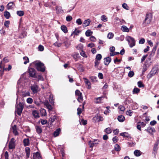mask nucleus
<instances>
[{"mask_svg": "<svg viewBox=\"0 0 159 159\" xmlns=\"http://www.w3.org/2000/svg\"><path fill=\"white\" fill-rule=\"evenodd\" d=\"M33 63L38 70L42 72H44L45 71V68L44 64L43 63L40 61H36L33 62Z\"/></svg>", "mask_w": 159, "mask_h": 159, "instance_id": "1", "label": "nucleus"}, {"mask_svg": "<svg viewBox=\"0 0 159 159\" xmlns=\"http://www.w3.org/2000/svg\"><path fill=\"white\" fill-rule=\"evenodd\" d=\"M152 14L150 13H147L143 23V26L145 27L147 26L149 24L152 20Z\"/></svg>", "mask_w": 159, "mask_h": 159, "instance_id": "2", "label": "nucleus"}, {"mask_svg": "<svg viewBox=\"0 0 159 159\" xmlns=\"http://www.w3.org/2000/svg\"><path fill=\"white\" fill-rule=\"evenodd\" d=\"M159 70L158 66L157 65H155L152 68L147 76V78L149 79L154 76L157 73H158Z\"/></svg>", "mask_w": 159, "mask_h": 159, "instance_id": "3", "label": "nucleus"}, {"mask_svg": "<svg viewBox=\"0 0 159 159\" xmlns=\"http://www.w3.org/2000/svg\"><path fill=\"white\" fill-rule=\"evenodd\" d=\"M24 103L20 102L18 104H16V111L19 116L21 115L22 112L24 108Z\"/></svg>", "mask_w": 159, "mask_h": 159, "instance_id": "4", "label": "nucleus"}, {"mask_svg": "<svg viewBox=\"0 0 159 159\" xmlns=\"http://www.w3.org/2000/svg\"><path fill=\"white\" fill-rule=\"evenodd\" d=\"M126 40L128 42L130 48H132L135 45V40L134 39L129 36H128L125 38Z\"/></svg>", "mask_w": 159, "mask_h": 159, "instance_id": "5", "label": "nucleus"}, {"mask_svg": "<svg viewBox=\"0 0 159 159\" xmlns=\"http://www.w3.org/2000/svg\"><path fill=\"white\" fill-rule=\"evenodd\" d=\"M16 140L14 138H12L10 141L9 145V149H13L15 148Z\"/></svg>", "mask_w": 159, "mask_h": 159, "instance_id": "6", "label": "nucleus"}, {"mask_svg": "<svg viewBox=\"0 0 159 159\" xmlns=\"http://www.w3.org/2000/svg\"><path fill=\"white\" fill-rule=\"evenodd\" d=\"M99 142V141L97 139H94L93 141H89V145L90 147L92 148L91 150H93V148L95 145L98 144Z\"/></svg>", "mask_w": 159, "mask_h": 159, "instance_id": "7", "label": "nucleus"}, {"mask_svg": "<svg viewBox=\"0 0 159 159\" xmlns=\"http://www.w3.org/2000/svg\"><path fill=\"white\" fill-rule=\"evenodd\" d=\"M38 88V85L35 84L32 85L30 87L31 89L34 93H37Z\"/></svg>", "mask_w": 159, "mask_h": 159, "instance_id": "8", "label": "nucleus"}, {"mask_svg": "<svg viewBox=\"0 0 159 159\" xmlns=\"http://www.w3.org/2000/svg\"><path fill=\"white\" fill-rule=\"evenodd\" d=\"M83 79L84 80V82L85 83V86L87 87V88L89 89H90L91 88V84L90 82L88 79L86 78H84Z\"/></svg>", "mask_w": 159, "mask_h": 159, "instance_id": "9", "label": "nucleus"}, {"mask_svg": "<svg viewBox=\"0 0 159 159\" xmlns=\"http://www.w3.org/2000/svg\"><path fill=\"white\" fill-rule=\"evenodd\" d=\"M30 75L32 77H35L36 74L35 70L33 68H30L29 70Z\"/></svg>", "mask_w": 159, "mask_h": 159, "instance_id": "10", "label": "nucleus"}, {"mask_svg": "<svg viewBox=\"0 0 159 159\" xmlns=\"http://www.w3.org/2000/svg\"><path fill=\"white\" fill-rule=\"evenodd\" d=\"M145 130L147 131V132L152 135H153V133L156 132L154 128L150 127H148Z\"/></svg>", "mask_w": 159, "mask_h": 159, "instance_id": "11", "label": "nucleus"}, {"mask_svg": "<svg viewBox=\"0 0 159 159\" xmlns=\"http://www.w3.org/2000/svg\"><path fill=\"white\" fill-rule=\"evenodd\" d=\"M11 130L12 131L15 135L17 136L19 135V133L17 131L16 125H14L11 127Z\"/></svg>", "mask_w": 159, "mask_h": 159, "instance_id": "12", "label": "nucleus"}, {"mask_svg": "<svg viewBox=\"0 0 159 159\" xmlns=\"http://www.w3.org/2000/svg\"><path fill=\"white\" fill-rule=\"evenodd\" d=\"M148 60H146V62L144 64V66L143 68V73L145 72V71L147 70L148 69V67L150 66L151 65V63L150 62L149 63L148 62Z\"/></svg>", "mask_w": 159, "mask_h": 159, "instance_id": "13", "label": "nucleus"}, {"mask_svg": "<svg viewBox=\"0 0 159 159\" xmlns=\"http://www.w3.org/2000/svg\"><path fill=\"white\" fill-rule=\"evenodd\" d=\"M93 120L95 121H102L103 120V118L101 116L97 115L93 118Z\"/></svg>", "mask_w": 159, "mask_h": 159, "instance_id": "14", "label": "nucleus"}, {"mask_svg": "<svg viewBox=\"0 0 159 159\" xmlns=\"http://www.w3.org/2000/svg\"><path fill=\"white\" fill-rule=\"evenodd\" d=\"M33 158L34 159H42L40 154L38 152L33 153Z\"/></svg>", "mask_w": 159, "mask_h": 159, "instance_id": "15", "label": "nucleus"}, {"mask_svg": "<svg viewBox=\"0 0 159 159\" xmlns=\"http://www.w3.org/2000/svg\"><path fill=\"white\" fill-rule=\"evenodd\" d=\"M111 61V58L108 57L104 58V64L106 65H108Z\"/></svg>", "mask_w": 159, "mask_h": 159, "instance_id": "16", "label": "nucleus"}, {"mask_svg": "<svg viewBox=\"0 0 159 159\" xmlns=\"http://www.w3.org/2000/svg\"><path fill=\"white\" fill-rule=\"evenodd\" d=\"M158 145V143H155L154 145V147L153 148V152H152V153L154 154L155 157H156V154L157 153V150Z\"/></svg>", "mask_w": 159, "mask_h": 159, "instance_id": "17", "label": "nucleus"}, {"mask_svg": "<svg viewBox=\"0 0 159 159\" xmlns=\"http://www.w3.org/2000/svg\"><path fill=\"white\" fill-rule=\"evenodd\" d=\"M90 22L91 20L89 19H88L87 20H85L83 23V27H85L89 25L90 24Z\"/></svg>", "mask_w": 159, "mask_h": 159, "instance_id": "18", "label": "nucleus"}, {"mask_svg": "<svg viewBox=\"0 0 159 159\" xmlns=\"http://www.w3.org/2000/svg\"><path fill=\"white\" fill-rule=\"evenodd\" d=\"M155 54V53L154 52H150V53L148 56V59L147 60H148V61H149L150 63H151V59L154 55Z\"/></svg>", "mask_w": 159, "mask_h": 159, "instance_id": "19", "label": "nucleus"}, {"mask_svg": "<svg viewBox=\"0 0 159 159\" xmlns=\"http://www.w3.org/2000/svg\"><path fill=\"white\" fill-rule=\"evenodd\" d=\"M23 144L25 146L29 145L30 144V140L28 139H24L23 140Z\"/></svg>", "mask_w": 159, "mask_h": 159, "instance_id": "20", "label": "nucleus"}, {"mask_svg": "<svg viewBox=\"0 0 159 159\" xmlns=\"http://www.w3.org/2000/svg\"><path fill=\"white\" fill-rule=\"evenodd\" d=\"M35 129L36 132L38 134H40L42 132V129L41 127L38 126H35Z\"/></svg>", "mask_w": 159, "mask_h": 159, "instance_id": "21", "label": "nucleus"}, {"mask_svg": "<svg viewBox=\"0 0 159 159\" xmlns=\"http://www.w3.org/2000/svg\"><path fill=\"white\" fill-rule=\"evenodd\" d=\"M60 131V129L58 128L53 133V135L54 136L56 137L58 136Z\"/></svg>", "mask_w": 159, "mask_h": 159, "instance_id": "22", "label": "nucleus"}, {"mask_svg": "<svg viewBox=\"0 0 159 159\" xmlns=\"http://www.w3.org/2000/svg\"><path fill=\"white\" fill-rule=\"evenodd\" d=\"M117 119L119 122H123L125 120V117L122 115H120L118 116Z\"/></svg>", "mask_w": 159, "mask_h": 159, "instance_id": "23", "label": "nucleus"}, {"mask_svg": "<svg viewBox=\"0 0 159 159\" xmlns=\"http://www.w3.org/2000/svg\"><path fill=\"white\" fill-rule=\"evenodd\" d=\"M32 114L33 116L35 118L39 117V114L37 111L34 110L33 111Z\"/></svg>", "mask_w": 159, "mask_h": 159, "instance_id": "24", "label": "nucleus"}, {"mask_svg": "<svg viewBox=\"0 0 159 159\" xmlns=\"http://www.w3.org/2000/svg\"><path fill=\"white\" fill-rule=\"evenodd\" d=\"M56 10H57V14L59 13H62L63 12V10H62L61 7L56 6Z\"/></svg>", "mask_w": 159, "mask_h": 159, "instance_id": "25", "label": "nucleus"}, {"mask_svg": "<svg viewBox=\"0 0 159 159\" xmlns=\"http://www.w3.org/2000/svg\"><path fill=\"white\" fill-rule=\"evenodd\" d=\"M26 157L29 158L30 155V148L29 147H26L25 149Z\"/></svg>", "mask_w": 159, "mask_h": 159, "instance_id": "26", "label": "nucleus"}, {"mask_svg": "<svg viewBox=\"0 0 159 159\" xmlns=\"http://www.w3.org/2000/svg\"><path fill=\"white\" fill-rule=\"evenodd\" d=\"M61 30L65 33H67L68 32V30L66 27L64 25H63L61 26Z\"/></svg>", "mask_w": 159, "mask_h": 159, "instance_id": "27", "label": "nucleus"}, {"mask_svg": "<svg viewBox=\"0 0 159 159\" xmlns=\"http://www.w3.org/2000/svg\"><path fill=\"white\" fill-rule=\"evenodd\" d=\"M93 34L92 32L90 30H88L85 32V35L87 37L91 36Z\"/></svg>", "mask_w": 159, "mask_h": 159, "instance_id": "28", "label": "nucleus"}, {"mask_svg": "<svg viewBox=\"0 0 159 159\" xmlns=\"http://www.w3.org/2000/svg\"><path fill=\"white\" fill-rule=\"evenodd\" d=\"M4 15L5 17L7 19L9 18L10 14V13L7 11H5L4 13Z\"/></svg>", "mask_w": 159, "mask_h": 159, "instance_id": "29", "label": "nucleus"}, {"mask_svg": "<svg viewBox=\"0 0 159 159\" xmlns=\"http://www.w3.org/2000/svg\"><path fill=\"white\" fill-rule=\"evenodd\" d=\"M120 135L124 137H127L128 138L129 137V134L126 132L121 133L120 134Z\"/></svg>", "mask_w": 159, "mask_h": 159, "instance_id": "30", "label": "nucleus"}, {"mask_svg": "<svg viewBox=\"0 0 159 159\" xmlns=\"http://www.w3.org/2000/svg\"><path fill=\"white\" fill-rule=\"evenodd\" d=\"M121 30L124 32H129V29L126 26L123 25L121 27Z\"/></svg>", "mask_w": 159, "mask_h": 159, "instance_id": "31", "label": "nucleus"}, {"mask_svg": "<svg viewBox=\"0 0 159 159\" xmlns=\"http://www.w3.org/2000/svg\"><path fill=\"white\" fill-rule=\"evenodd\" d=\"M23 60H24V64H26L29 62L28 57L26 56L24 57H23Z\"/></svg>", "mask_w": 159, "mask_h": 159, "instance_id": "32", "label": "nucleus"}, {"mask_svg": "<svg viewBox=\"0 0 159 159\" xmlns=\"http://www.w3.org/2000/svg\"><path fill=\"white\" fill-rule=\"evenodd\" d=\"M49 100L51 104H54V99H53V96L52 95L50 94L49 96Z\"/></svg>", "mask_w": 159, "mask_h": 159, "instance_id": "33", "label": "nucleus"}, {"mask_svg": "<svg viewBox=\"0 0 159 159\" xmlns=\"http://www.w3.org/2000/svg\"><path fill=\"white\" fill-rule=\"evenodd\" d=\"M16 14L20 16H22L24 14V12L22 11H16Z\"/></svg>", "mask_w": 159, "mask_h": 159, "instance_id": "34", "label": "nucleus"}, {"mask_svg": "<svg viewBox=\"0 0 159 159\" xmlns=\"http://www.w3.org/2000/svg\"><path fill=\"white\" fill-rule=\"evenodd\" d=\"M134 154L136 156L139 157L141 155L140 151L138 150H136L134 152Z\"/></svg>", "mask_w": 159, "mask_h": 159, "instance_id": "35", "label": "nucleus"}, {"mask_svg": "<svg viewBox=\"0 0 159 159\" xmlns=\"http://www.w3.org/2000/svg\"><path fill=\"white\" fill-rule=\"evenodd\" d=\"M114 36V34L112 32H110L108 33L107 35V37L108 39H110L112 38Z\"/></svg>", "mask_w": 159, "mask_h": 159, "instance_id": "36", "label": "nucleus"}, {"mask_svg": "<svg viewBox=\"0 0 159 159\" xmlns=\"http://www.w3.org/2000/svg\"><path fill=\"white\" fill-rule=\"evenodd\" d=\"M101 97H99L96 98L94 101L95 103H100L101 102Z\"/></svg>", "mask_w": 159, "mask_h": 159, "instance_id": "37", "label": "nucleus"}, {"mask_svg": "<svg viewBox=\"0 0 159 159\" xmlns=\"http://www.w3.org/2000/svg\"><path fill=\"white\" fill-rule=\"evenodd\" d=\"M115 149L116 151H119L120 150V147L118 144H116L114 146Z\"/></svg>", "mask_w": 159, "mask_h": 159, "instance_id": "38", "label": "nucleus"}, {"mask_svg": "<svg viewBox=\"0 0 159 159\" xmlns=\"http://www.w3.org/2000/svg\"><path fill=\"white\" fill-rule=\"evenodd\" d=\"M34 78H37L39 80H43V78L41 75H39L37 76L35 75V77Z\"/></svg>", "mask_w": 159, "mask_h": 159, "instance_id": "39", "label": "nucleus"}, {"mask_svg": "<svg viewBox=\"0 0 159 159\" xmlns=\"http://www.w3.org/2000/svg\"><path fill=\"white\" fill-rule=\"evenodd\" d=\"M140 91V89L137 88H134L133 91V94H137Z\"/></svg>", "mask_w": 159, "mask_h": 159, "instance_id": "40", "label": "nucleus"}, {"mask_svg": "<svg viewBox=\"0 0 159 159\" xmlns=\"http://www.w3.org/2000/svg\"><path fill=\"white\" fill-rule=\"evenodd\" d=\"M101 20L102 21L106 22L107 20V17L105 15H102L101 16Z\"/></svg>", "mask_w": 159, "mask_h": 159, "instance_id": "41", "label": "nucleus"}, {"mask_svg": "<svg viewBox=\"0 0 159 159\" xmlns=\"http://www.w3.org/2000/svg\"><path fill=\"white\" fill-rule=\"evenodd\" d=\"M132 102V101L130 98H128L126 99L125 101V103L126 104H128L131 103Z\"/></svg>", "mask_w": 159, "mask_h": 159, "instance_id": "42", "label": "nucleus"}, {"mask_svg": "<svg viewBox=\"0 0 159 159\" xmlns=\"http://www.w3.org/2000/svg\"><path fill=\"white\" fill-rule=\"evenodd\" d=\"M13 4V2H9L7 5V8L8 9H11L12 6Z\"/></svg>", "mask_w": 159, "mask_h": 159, "instance_id": "43", "label": "nucleus"}, {"mask_svg": "<svg viewBox=\"0 0 159 159\" xmlns=\"http://www.w3.org/2000/svg\"><path fill=\"white\" fill-rule=\"evenodd\" d=\"M102 56L101 54H97L95 60L100 61L102 59Z\"/></svg>", "mask_w": 159, "mask_h": 159, "instance_id": "44", "label": "nucleus"}, {"mask_svg": "<svg viewBox=\"0 0 159 159\" xmlns=\"http://www.w3.org/2000/svg\"><path fill=\"white\" fill-rule=\"evenodd\" d=\"M80 32L81 31L80 30L76 31V30L75 29V30L72 33L71 35L72 36L73 34H74L75 35H77L80 33Z\"/></svg>", "mask_w": 159, "mask_h": 159, "instance_id": "45", "label": "nucleus"}, {"mask_svg": "<svg viewBox=\"0 0 159 159\" xmlns=\"http://www.w3.org/2000/svg\"><path fill=\"white\" fill-rule=\"evenodd\" d=\"M72 17L70 15H68L66 17V20L67 21H70L72 20Z\"/></svg>", "mask_w": 159, "mask_h": 159, "instance_id": "46", "label": "nucleus"}, {"mask_svg": "<svg viewBox=\"0 0 159 159\" xmlns=\"http://www.w3.org/2000/svg\"><path fill=\"white\" fill-rule=\"evenodd\" d=\"M75 94L76 96L78 97L82 95V93L79 90H76L75 91Z\"/></svg>", "mask_w": 159, "mask_h": 159, "instance_id": "47", "label": "nucleus"}, {"mask_svg": "<svg viewBox=\"0 0 159 159\" xmlns=\"http://www.w3.org/2000/svg\"><path fill=\"white\" fill-rule=\"evenodd\" d=\"M105 131H106V133L107 134H110L112 132V131H111V128H109V127L105 129Z\"/></svg>", "mask_w": 159, "mask_h": 159, "instance_id": "48", "label": "nucleus"}, {"mask_svg": "<svg viewBox=\"0 0 159 159\" xmlns=\"http://www.w3.org/2000/svg\"><path fill=\"white\" fill-rule=\"evenodd\" d=\"M26 102L28 103L31 104L32 103L33 100L31 98H29L27 99Z\"/></svg>", "mask_w": 159, "mask_h": 159, "instance_id": "49", "label": "nucleus"}, {"mask_svg": "<svg viewBox=\"0 0 159 159\" xmlns=\"http://www.w3.org/2000/svg\"><path fill=\"white\" fill-rule=\"evenodd\" d=\"M134 75V73L133 71H129L128 74V76L129 77H132Z\"/></svg>", "mask_w": 159, "mask_h": 159, "instance_id": "50", "label": "nucleus"}, {"mask_svg": "<svg viewBox=\"0 0 159 159\" xmlns=\"http://www.w3.org/2000/svg\"><path fill=\"white\" fill-rule=\"evenodd\" d=\"M63 43L64 44L65 46L66 47V48H68L70 45V43L67 41H64Z\"/></svg>", "mask_w": 159, "mask_h": 159, "instance_id": "51", "label": "nucleus"}, {"mask_svg": "<svg viewBox=\"0 0 159 159\" xmlns=\"http://www.w3.org/2000/svg\"><path fill=\"white\" fill-rule=\"evenodd\" d=\"M63 44L62 43H57V42H56L54 43V45L56 46L57 47H60L61 45Z\"/></svg>", "mask_w": 159, "mask_h": 159, "instance_id": "52", "label": "nucleus"}, {"mask_svg": "<svg viewBox=\"0 0 159 159\" xmlns=\"http://www.w3.org/2000/svg\"><path fill=\"white\" fill-rule=\"evenodd\" d=\"M83 97L82 95L78 96L77 98V100L79 102H82L83 101Z\"/></svg>", "mask_w": 159, "mask_h": 159, "instance_id": "53", "label": "nucleus"}, {"mask_svg": "<svg viewBox=\"0 0 159 159\" xmlns=\"http://www.w3.org/2000/svg\"><path fill=\"white\" fill-rule=\"evenodd\" d=\"M132 113L133 112L130 110H128L126 112V115H129V116H132Z\"/></svg>", "mask_w": 159, "mask_h": 159, "instance_id": "54", "label": "nucleus"}, {"mask_svg": "<svg viewBox=\"0 0 159 159\" xmlns=\"http://www.w3.org/2000/svg\"><path fill=\"white\" fill-rule=\"evenodd\" d=\"M138 85L139 87L142 88L144 87V85L141 81H139L138 82Z\"/></svg>", "mask_w": 159, "mask_h": 159, "instance_id": "55", "label": "nucleus"}, {"mask_svg": "<svg viewBox=\"0 0 159 159\" xmlns=\"http://www.w3.org/2000/svg\"><path fill=\"white\" fill-rule=\"evenodd\" d=\"M76 23L78 25H81L82 23L81 19L80 18L76 20Z\"/></svg>", "mask_w": 159, "mask_h": 159, "instance_id": "56", "label": "nucleus"}, {"mask_svg": "<svg viewBox=\"0 0 159 159\" xmlns=\"http://www.w3.org/2000/svg\"><path fill=\"white\" fill-rule=\"evenodd\" d=\"M10 22L9 20H7L5 22L4 25L7 28L9 27V25L10 24Z\"/></svg>", "mask_w": 159, "mask_h": 159, "instance_id": "57", "label": "nucleus"}, {"mask_svg": "<svg viewBox=\"0 0 159 159\" xmlns=\"http://www.w3.org/2000/svg\"><path fill=\"white\" fill-rule=\"evenodd\" d=\"M11 68H12L11 66L10 65H9L8 66V68L3 67V70H5L9 71L11 69Z\"/></svg>", "mask_w": 159, "mask_h": 159, "instance_id": "58", "label": "nucleus"}, {"mask_svg": "<svg viewBox=\"0 0 159 159\" xmlns=\"http://www.w3.org/2000/svg\"><path fill=\"white\" fill-rule=\"evenodd\" d=\"M118 108L121 111H123L125 110V107L122 105H120Z\"/></svg>", "mask_w": 159, "mask_h": 159, "instance_id": "59", "label": "nucleus"}, {"mask_svg": "<svg viewBox=\"0 0 159 159\" xmlns=\"http://www.w3.org/2000/svg\"><path fill=\"white\" fill-rule=\"evenodd\" d=\"M87 123L86 120H85L83 119H82L81 120V121L80 122V124L81 125H86Z\"/></svg>", "mask_w": 159, "mask_h": 159, "instance_id": "60", "label": "nucleus"}, {"mask_svg": "<svg viewBox=\"0 0 159 159\" xmlns=\"http://www.w3.org/2000/svg\"><path fill=\"white\" fill-rule=\"evenodd\" d=\"M90 78L93 81H97V77L96 76H92L90 77Z\"/></svg>", "mask_w": 159, "mask_h": 159, "instance_id": "61", "label": "nucleus"}, {"mask_svg": "<svg viewBox=\"0 0 159 159\" xmlns=\"http://www.w3.org/2000/svg\"><path fill=\"white\" fill-rule=\"evenodd\" d=\"M38 49L39 51H42L44 50V47L42 45H39L38 47Z\"/></svg>", "mask_w": 159, "mask_h": 159, "instance_id": "62", "label": "nucleus"}, {"mask_svg": "<svg viewBox=\"0 0 159 159\" xmlns=\"http://www.w3.org/2000/svg\"><path fill=\"white\" fill-rule=\"evenodd\" d=\"M47 108L49 111H52V107L50 104L46 106Z\"/></svg>", "mask_w": 159, "mask_h": 159, "instance_id": "63", "label": "nucleus"}, {"mask_svg": "<svg viewBox=\"0 0 159 159\" xmlns=\"http://www.w3.org/2000/svg\"><path fill=\"white\" fill-rule=\"evenodd\" d=\"M41 122L42 125H44L46 124L47 123V121L46 120H41Z\"/></svg>", "mask_w": 159, "mask_h": 159, "instance_id": "64", "label": "nucleus"}]
</instances>
